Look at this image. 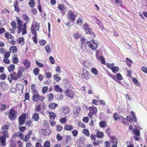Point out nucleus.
<instances>
[{
	"label": "nucleus",
	"mask_w": 147,
	"mask_h": 147,
	"mask_svg": "<svg viewBox=\"0 0 147 147\" xmlns=\"http://www.w3.org/2000/svg\"><path fill=\"white\" fill-rule=\"evenodd\" d=\"M9 127L5 125L2 127V131L0 132V142L2 146H5L6 144V138L9 137L8 130Z\"/></svg>",
	"instance_id": "f257e3e1"
},
{
	"label": "nucleus",
	"mask_w": 147,
	"mask_h": 147,
	"mask_svg": "<svg viewBox=\"0 0 147 147\" xmlns=\"http://www.w3.org/2000/svg\"><path fill=\"white\" fill-rule=\"evenodd\" d=\"M39 23L37 22H35V24H32L31 27V32L32 34L36 35V31H39Z\"/></svg>",
	"instance_id": "f03ea898"
},
{
	"label": "nucleus",
	"mask_w": 147,
	"mask_h": 147,
	"mask_svg": "<svg viewBox=\"0 0 147 147\" xmlns=\"http://www.w3.org/2000/svg\"><path fill=\"white\" fill-rule=\"evenodd\" d=\"M27 24H26L24 23L22 26H18V33L19 34L21 32H22V35L25 34L27 33Z\"/></svg>",
	"instance_id": "7ed1b4c3"
},
{
	"label": "nucleus",
	"mask_w": 147,
	"mask_h": 147,
	"mask_svg": "<svg viewBox=\"0 0 147 147\" xmlns=\"http://www.w3.org/2000/svg\"><path fill=\"white\" fill-rule=\"evenodd\" d=\"M8 117L11 121H13L16 118V112L15 110L13 109H11L9 113Z\"/></svg>",
	"instance_id": "20e7f679"
},
{
	"label": "nucleus",
	"mask_w": 147,
	"mask_h": 147,
	"mask_svg": "<svg viewBox=\"0 0 147 147\" xmlns=\"http://www.w3.org/2000/svg\"><path fill=\"white\" fill-rule=\"evenodd\" d=\"M88 46L91 49L95 50L98 47V45L95 42L94 40H92L89 42Z\"/></svg>",
	"instance_id": "39448f33"
},
{
	"label": "nucleus",
	"mask_w": 147,
	"mask_h": 147,
	"mask_svg": "<svg viewBox=\"0 0 147 147\" xmlns=\"http://www.w3.org/2000/svg\"><path fill=\"white\" fill-rule=\"evenodd\" d=\"M26 117V115L25 114H22L19 117L18 119V122L20 125H22L24 124Z\"/></svg>",
	"instance_id": "423d86ee"
},
{
	"label": "nucleus",
	"mask_w": 147,
	"mask_h": 147,
	"mask_svg": "<svg viewBox=\"0 0 147 147\" xmlns=\"http://www.w3.org/2000/svg\"><path fill=\"white\" fill-rule=\"evenodd\" d=\"M18 79V77L17 76L16 73H13L12 74H11L10 75L8 76L7 78V80L10 83L13 80L15 81H16Z\"/></svg>",
	"instance_id": "0eeeda50"
},
{
	"label": "nucleus",
	"mask_w": 147,
	"mask_h": 147,
	"mask_svg": "<svg viewBox=\"0 0 147 147\" xmlns=\"http://www.w3.org/2000/svg\"><path fill=\"white\" fill-rule=\"evenodd\" d=\"M65 93L66 96L70 98H73L74 97V93L71 90L66 89L65 91Z\"/></svg>",
	"instance_id": "6e6552de"
},
{
	"label": "nucleus",
	"mask_w": 147,
	"mask_h": 147,
	"mask_svg": "<svg viewBox=\"0 0 147 147\" xmlns=\"http://www.w3.org/2000/svg\"><path fill=\"white\" fill-rule=\"evenodd\" d=\"M24 71V68L20 67L18 70L17 74H16L18 78L21 77L23 76V73Z\"/></svg>",
	"instance_id": "1a4fd4ad"
},
{
	"label": "nucleus",
	"mask_w": 147,
	"mask_h": 147,
	"mask_svg": "<svg viewBox=\"0 0 147 147\" xmlns=\"http://www.w3.org/2000/svg\"><path fill=\"white\" fill-rule=\"evenodd\" d=\"M69 18L70 20L72 21V22H74L75 20L76 17L74 13L73 12L69 11Z\"/></svg>",
	"instance_id": "9d476101"
},
{
	"label": "nucleus",
	"mask_w": 147,
	"mask_h": 147,
	"mask_svg": "<svg viewBox=\"0 0 147 147\" xmlns=\"http://www.w3.org/2000/svg\"><path fill=\"white\" fill-rule=\"evenodd\" d=\"M83 28L87 34L90 33V29L88 24L85 23L83 26Z\"/></svg>",
	"instance_id": "9b49d317"
},
{
	"label": "nucleus",
	"mask_w": 147,
	"mask_h": 147,
	"mask_svg": "<svg viewBox=\"0 0 147 147\" xmlns=\"http://www.w3.org/2000/svg\"><path fill=\"white\" fill-rule=\"evenodd\" d=\"M23 18L25 22L24 23L27 24L28 23L30 22V19L28 16L25 13H24L23 15Z\"/></svg>",
	"instance_id": "f8f14e48"
},
{
	"label": "nucleus",
	"mask_w": 147,
	"mask_h": 147,
	"mask_svg": "<svg viewBox=\"0 0 147 147\" xmlns=\"http://www.w3.org/2000/svg\"><path fill=\"white\" fill-rule=\"evenodd\" d=\"M32 131L31 130H30L28 134L25 136V138H23V140L25 142H27L28 141L30 137L32 134Z\"/></svg>",
	"instance_id": "ddd939ff"
},
{
	"label": "nucleus",
	"mask_w": 147,
	"mask_h": 147,
	"mask_svg": "<svg viewBox=\"0 0 147 147\" xmlns=\"http://www.w3.org/2000/svg\"><path fill=\"white\" fill-rule=\"evenodd\" d=\"M9 51L11 53H16L17 52V49L16 46H11L9 48Z\"/></svg>",
	"instance_id": "4468645a"
},
{
	"label": "nucleus",
	"mask_w": 147,
	"mask_h": 147,
	"mask_svg": "<svg viewBox=\"0 0 147 147\" xmlns=\"http://www.w3.org/2000/svg\"><path fill=\"white\" fill-rule=\"evenodd\" d=\"M24 64L27 69L29 68L30 65V63L27 59H25L24 62Z\"/></svg>",
	"instance_id": "2eb2a0df"
},
{
	"label": "nucleus",
	"mask_w": 147,
	"mask_h": 147,
	"mask_svg": "<svg viewBox=\"0 0 147 147\" xmlns=\"http://www.w3.org/2000/svg\"><path fill=\"white\" fill-rule=\"evenodd\" d=\"M81 111V109L80 107L79 106H76L74 110V113L75 115H76L79 113Z\"/></svg>",
	"instance_id": "dca6fc26"
},
{
	"label": "nucleus",
	"mask_w": 147,
	"mask_h": 147,
	"mask_svg": "<svg viewBox=\"0 0 147 147\" xmlns=\"http://www.w3.org/2000/svg\"><path fill=\"white\" fill-rule=\"evenodd\" d=\"M32 118L34 121H37L39 119V114L37 113H35L33 114Z\"/></svg>",
	"instance_id": "f3484780"
},
{
	"label": "nucleus",
	"mask_w": 147,
	"mask_h": 147,
	"mask_svg": "<svg viewBox=\"0 0 147 147\" xmlns=\"http://www.w3.org/2000/svg\"><path fill=\"white\" fill-rule=\"evenodd\" d=\"M89 109L90 110V112L94 114L96 113L97 112V109L96 107H89Z\"/></svg>",
	"instance_id": "a211bd4d"
},
{
	"label": "nucleus",
	"mask_w": 147,
	"mask_h": 147,
	"mask_svg": "<svg viewBox=\"0 0 147 147\" xmlns=\"http://www.w3.org/2000/svg\"><path fill=\"white\" fill-rule=\"evenodd\" d=\"M40 95L38 94H34L32 97V100L34 102H36L39 98Z\"/></svg>",
	"instance_id": "6ab92c4d"
},
{
	"label": "nucleus",
	"mask_w": 147,
	"mask_h": 147,
	"mask_svg": "<svg viewBox=\"0 0 147 147\" xmlns=\"http://www.w3.org/2000/svg\"><path fill=\"white\" fill-rule=\"evenodd\" d=\"M73 128V127L72 126L68 125H65L64 127V129L65 130L69 131L71 130Z\"/></svg>",
	"instance_id": "aec40b11"
},
{
	"label": "nucleus",
	"mask_w": 147,
	"mask_h": 147,
	"mask_svg": "<svg viewBox=\"0 0 147 147\" xmlns=\"http://www.w3.org/2000/svg\"><path fill=\"white\" fill-rule=\"evenodd\" d=\"M17 3V1H16L14 3L13 6L14 7L15 10L17 12H19L20 11V9Z\"/></svg>",
	"instance_id": "412c9836"
},
{
	"label": "nucleus",
	"mask_w": 147,
	"mask_h": 147,
	"mask_svg": "<svg viewBox=\"0 0 147 147\" xmlns=\"http://www.w3.org/2000/svg\"><path fill=\"white\" fill-rule=\"evenodd\" d=\"M58 106V104L54 103H50L49 105V107L51 109H55Z\"/></svg>",
	"instance_id": "4be33fe9"
},
{
	"label": "nucleus",
	"mask_w": 147,
	"mask_h": 147,
	"mask_svg": "<svg viewBox=\"0 0 147 147\" xmlns=\"http://www.w3.org/2000/svg\"><path fill=\"white\" fill-rule=\"evenodd\" d=\"M14 136H17L19 137L20 138L22 139H23L24 136L21 133H20V132H18L16 133L15 134H14V135H13V137Z\"/></svg>",
	"instance_id": "5701e85b"
},
{
	"label": "nucleus",
	"mask_w": 147,
	"mask_h": 147,
	"mask_svg": "<svg viewBox=\"0 0 147 147\" xmlns=\"http://www.w3.org/2000/svg\"><path fill=\"white\" fill-rule=\"evenodd\" d=\"M89 76V73L88 71L86 70H83V73L82 77L83 78H86L88 77Z\"/></svg>",
	"instance_id": "b1692460"
},
{
	"label": "nucleus",
	"mask_w": 147,
	"mask_h": 147,
	"mask_svg": "<svg viewBox=\"0 0 147 147\" xmlns=\"http://www.w3.org/2000/svg\"><path fill=\"white\" fill-rule=\"evenodd\" d=\"M16 19L18 26H22L23 25L22 21L20 20V18L18 17H17Z\"/></svg>",
	"instance_id": "393cba45"
},
{
	"label": "nucleus",
	"mask_w": 147,
	"mask_h": 147,
	"mask_svg": "<svg viewBox=\"0 0 147 147\" xmlns=\"http://www.w3.org/2000/svg\"><path fill=\"white\" fill-rule=\"evenodd\" d=\"M82 132L88 137L90 136V134L89 130L86 129H85L82 130Z\"/></svg>",
	"instance_id": "a878e982"
},
{
	"label": "nucleus",
	"mask_w": 147,
	"mask_h": 147,
	"mask_svg": "<svg viewBox=\"0 0 147 147\" xmlns=\"http://www.w3.org/2000/svg\"><path fill=\"white\" fill-rule=\"evenodd\" d=\"M81 44L82 45H85L89 43V42L87 41L86 39L84 38H81Z\"/></svg>",
	"instance_id": "bb28decb"
},
{
	"label": "nucleus",
	"mask_w": 147,
	"mask_h": 147,
	"mask_svg": "<svg viewBox=\"0 0 147 147\" xmlns=\"http://www.w3.org/2000/svg\"><path fill=\"white\" fill-rule=\"evenodd\" d=\"M76 24L81 26L83 24L82 20L81 18H79L76 20Z\"/></svg>",
	"instance_id": "cd10ccee"
},
{
	"label": "nucleus",
	"mask_w": 147,
	"mask_h": 147,
	"mask_svg": "<svg viewBox=\"0 0 147 147\" xmlns=\"http://www.w3.org/2000/svg\"><path fill=\"white\" fill-rule=\"evenodd\" d=\"M54 79L56 82H58L61 79V78L59 76V75L58 74H55L53 76Z\"/></svg>",
	"instance_id": "c85d7f7f"
},
{
	"label": "nucleus",
	"mask_w": 147,
	"mask_h": 147,
	"mask_svg": "<svg viewBox=\"0 0 147 147\" xmlns=\"http://www.w3.org/2000/svg\"><path fill=\"white\" fill-rule=\"evenodd\" d=\"M54 89L55 91L57 92H62L63 90L58 85H56L55 86Z\"/></svg>",
	"instance_id": "c756f323"
},
{
	"label": "nucleus",
	"mask_w": 147,
	"mask_h": 147,
	"mask_svg": "<svg viewBox=\"0 0 147 147\" xmlns=\"http://www.w3.org/2000/svg\"><path fill=\"white\" fill-rule=\"evenodd\" d=\"M17 55L16 54H14L13 56V63L16 64L18 62V59L17 58Z\"/></svg>",
	"instance_id": "7c9ffc66"
},
{
	"label": "nucleus",
	"mask_w": 147,
	"mask_h": 147,
	"mask_svg": "<svg viewBox=\"0 0 147 147\" xmlns=\"http://www.w3.org/2000/svg\"><path fill=\"white\" fill-rule=\"evenodd\" d=\"M49 116L50 119L52 120L54 119L56 117L55 114L52 112L49 113Z\"/></svg>",
	"instance_id": "2f4dec72"
},
{
	"label": "nucleus",
	"mask_w": 147,
	"mask_h": 147,
	"mask_svg": "<svg viewBox=\"0 0 147 147\" xmlns=\"http://www.w3.org/2000/svg\"><path fill=\"white\" fill-rule=\"evenodd\" d=\"M84 65L86 67L89 68L90 67L91 63L89 61L86 60L84 62Z\"/></svg>",
	"instance_id": "473e14b6"
},
{
	"label": "nucleus",
	"mask_w": 147,
	"mask_h": 147,
	"mask_svg": "<svg viewBox=\"0 0 147 147\" xmlns=\"http://www.w3.org/2000/svg\"><path fill=\"white\" fill-rule=\"evenodd\" d=\"M15 67L14 65H11L8 67V71L9 72L12 71L15 69Z\"/></svg>",
	"instance_id": "72a5a7b5"
},
{
	"label": "nucleus",
	"mask_w": 147,
	"mask_h": 147,
	"mask_svg": "<svg viewBox=\"0 0 147 147\" xmlns=\"http://www.w3.org/2000/svg\"><path fill=\"white\" fill-rule=\"evenodd\" d=\"M97 138H102L104 136L103 133L102 132H98L96 135Z\"/></svg>",
	"instance_id": "f704fd0d"
},
{
	"label": "nucleus",
	"mask_w": 147,
	"mask_h": 147,
	"mask_svg": "<svg viewBox=\"0 0 147 147\" xmlns=\"http://www.w3.org/2000/svg\"><path fill=\"white\" fill-rule=\"evenodd\" d=\"M132 81L136 86H140V83L136 78H134L132 79Z\"/></svg>",
	"instance_id": "c9c22d12"
},
{
	"label": "nucleus",
	"mask_w": 147,
	"mask_h": 147,
	"mask_svg": "<svg viewBox=\"0 0 147 147\" xmlns=\"http://www.w3.org/2000/svg\"><path fill=\"white\" fill-rule=\"evenodd\" d=\"M70 112V109L68 107H65L63 110V112L65 114L69 113Z\"/></svg>",
	"instance_id": "e433bc0d"
},
{
	"label": "nucleus",
	"mask_w": 147,
	"mask_h": 147,
	"mask_svg": "<svg viewBox=\"0 0 147 147\" xmlns=\"http://www.w3.org/2000/svg\"><path fill=\"white\" fill-rule=\"evenodd\" d=\"M48 100L51 101L53 98V95L52 93L49 94L47 96Z\"/></svg>",
	"instance_id": "4c0bfd02"
},
{
	"label": "nucleus",
	"mask_w": 147,
	"mask_h": 147,
	"mask_svg": "<svg viewBox=\"0 0 147 147\" xmlns=\"http://www.w3.org/2000/svg\"><path fill=\"white\" fill-rule=\"evenodd\" d=\"M107 125V123L104 121H101L99 123L100 127H104Z\"/></svg>",
	"instance_id": "58836bf2"
},
{
	"label": "nucleus",
	"mask_w": 147,
	"mask_h": 147,
	"mask_svg": "<svg viewBox=\"0 0 147 147\" xmlns=\"http://www.w3.org/2000/svg\"><path fill=\"white\" fill-rule=\"evenodd\" d=\"M126 119L128 121H129L130 122H132L133 121L134 122L135 120L134 119H133V117H131L130 115L127 116Z\"/></svg>",
	"instance_id": "ea45409f"
},
{
	"label": "nucleus",
	"mask_w": 147,
	"mask_h": 147,
	"mask_svg": "<svg viewBox=\"0 0 147 147\" xmlns=\"http://www.w3.org/2000/svg\"><path fill=\"white\" fill-rule=\"evenodd\" d=\"M58 8L60 10H63L65 9V7L63 4H61L58 5Z\"/></svg>",
	"instance_id": "a19ab883"
},
{
	"label": "nucleus",
	"mask_w": 147,
	"mask_h": 147,
	"mask_svg": "<svg viewBox=\"0 0 147 147\" xmlns=\"http://www.w3.org/2000/svg\"><path fill=\"white\" fill-rule=\"evenodd\" d=\"M39 72V69L37 68H36L33 70V72L35 75H37Z\"/></svg>",
	"instance_id": "79ce46f5"
},
{
	"label": "nucleus",
	"mask_w": 147,
	"mask_h": 147,
	"mask_svg": "<svg viewBox=\"0 0 147 147\" xmlns=\"http://www.w3.org/2000/svg\"><path fill=\"white\" fill-rule=\"evenodd\" d=\"M29 4L31 7H33L35 5V3L34 1V0H30L29 2Z\"/></svg>",
	"instance_id": "37998d69"
},
{
	"label": "nucleus",
	"mask_w": 147,
	"mask_h": 147,
	"mask_svg": "<svg viewBox=\"0 0 147 147\" xmlns=\"http://www.w3.org/2000/svg\"><path fill=\"white\" fill-rule=\"evenodd\" d=\"M91 71L95 75H97L98 74L97 70L95 68H92L91 69Z\"/></svg>",
	"instance_id": "c03bdc74"
},
{
	"label": "nucleus",
	"mask_w": 147,
	"mask_h": 147,
	"mask_svg": "<svg viewBox=\"0 0 147 147\" xmlns=\"http://www.w3.org/2000/svg\"><path fill=\"white\" fill-rule=\"evenodd\" d=\"M31 89L34 93H36V86L35 84H32L31 85Z\"/></svg>",
	"instance_id": "a18cd8bd"
},
{
	"label": "nucleus",
	"mask_w": 147,
	"mask_h": 147,
	"mask_svg": "<svg viewBox=\"0 0 147 147\" xmlns=\"http://www.w3.org/2000/svg\"><path fill=\"white\" fill-rule=\"evenodd\" d=\"M111 70L114 73H116L118 72L119 69L118 67L115 66Z\"/></svg>",
	"instance_id": "49530a36"
},
{
	"label": "nucleus",
	"mask_w": 147,
	"mask_h": 147,
	"mask_svg": "<svg viewBox=\"0 0 147 147\" xmlns=\"http://www.w3.org/2000/svg\"><path fill=\"white\" fill-rule=\"evenodd\" d=\"M113 117L115 121L117 120L118 119H119L120 117H119V116L116 113H113Z\"/></svg>",
	"instance_id": "de8ad7c7"
},
{
	"label": "nucleus",
	"mask_w": 147,
	"mask_h": 147,
	"mask_svg": "<svg viewBox=\"0 0 147 147\" xmlns=\"http://www.w3.org/2000/svg\"><path fill=\"white\" fill-rule=\"evenodd\" d=\"M5 37L7 39H11V36L9 32H6L5 33Z\"/></svg>",
	"instance_id": "09e8293b"
},
{
	"label": "nucleus",
	"mask_w": 147,
	"mask_h": 147,
	"mask_svg": "<svg viewBox=\"0 0 147 147\" xmlns=\"http://www.w3.org/2000/svg\"><path fill=\"white\" fill-rule=\"evenodd\" d=\"M102 142V141H97V142L94 141L93 143V144L94 146H96L98 145Z\"/></svg>",
	"instance_id": "8fccbe9b"
},
{
	"label": "nucleus",
	"mask_w": 147,
	"mask_h": 147,
	"mask_svg": "<svg viewBox=\"0 0 147 147\" xmlns=\"http://www.w3.org/2000/svg\"><path fill=\"white\" fill-rule=\"evenodd\" d=\"M24 38L23 37L19 38L17 40V41L19 44L22 42H24Z\"/></svg>",
	"instance_id": "3c124183"
},
{
	"label": "nucleus",
	"mask_w": 147,
	"mask_h": 147,
	"mask_svg": "<svg viewBox=\"0 0 147 147\" xmlns=\"http://www.w3.org/2000/svg\"><path fill=\"white\" fill-rule=\"evenodd\" d=\"M48 90V88L47 86L44 87L42 90V92L43 94L45 93Z\"/></svg>",
	"instance_id": "603ef678"
},
{
	"label": "nucleus",
	"mask_w": 147,
	"mask_h": 147,
	"mask_svg": "<svg viewBox=\"0 0 147 147\" xmlns=\"http://www.w3.org/2000/svg\"><path fill=\"white\" fill-rule=\"evenodd\" d=\"M26 126L29 127L32 125V122L31 120L27 121L26 123Z\"/></svg>",
	"instance_id": "864d4df0"
},
{
	"label": "nucleus",
	"mask_w": 147,
	"mask_h": 147,
	"mask_svg": "<svg viewBox=\"0 0 147 147\" xmlns=\"http://www.w3.org/2000/svg\"><path fill=\"white\" fill-rule=\"evenodd\" d=\"M45 49L46 51L48 53L51 52V49L50 46L49 45H47L45 47Z\"/></svg>",
	"instance_id": "5fc2aeb1"
},
{
	"label": "nucleus",
	"mask_w": 147,
	"mask_h": 147,
	"mask_svg": "<svg viewBox=\"0 0 147 147\" xmlns=\"http://www.w3.org/2000/svg\"><path fill=\"white\" fill-rule=\"evenodd\" d=\"M44 146V147H50V144L49 141H47L45 142Z\"/></svg>",
	"instance_id": "6e6d98bb"
},
{
	"label": "nucleus",
	"mask_w": 147,
	"mask_h": 147,
	"mask_svg": "<svg viewBox=\"0 0 147 147\" xmlns=\"http://www.w3.org/2000/svg\"><path fill=\"white\" fill-rule=\"evenodd\" d=\"M117 79L119 80H121L123 79L120 73L117 74L116 75Z\"/></svg>",
	"instance_id": "4d7b16f0"
},
{
	"label": "nucleus",
	"mask_w": 147,
	"mask_h": 147,
	"mask_svg": "<svg viewBox=\"0 0 147 147\" xmlns=\"http://www.w3.org/2000/svg\"><path fill=\"white\" fill-rule=\"evenodd\" d=\"M131 115L133 116L132 117H133V119H134L135 120L134 122H136L137 121V120L134 112L133 111H131Z\"/></svg>",
	"instance_id": "13d9d810"
},
{
	"label": "nucleus",
	"mask_w": 147,
	"mask_h": 147,
	"mask_svg": "<svg viewBox=\"0 0 147 147\" xmlns=\"http://www.w3.org/2000/svg\"><path fill=\"white\" fill-rule=\"evenodd\" d=\"M72 133L73 136L75 137L77 136L78 133V131L76 130H73Z\"/></svg>",
	"instance_id": "bf43d9fd"
},
{
	"label": "nucleus",
	"mask_w": 147,
	"mask_h": 147,
	"mask_svg": "<svg viewBox=\"0 0 147 147\" xmlns=\"http://www.w3.org/2000/svg\"><path fill=\"white\" fill-rule=\"evenodd\" d=\"M100 60L102 64H105V60L103 56H101L100 57Z\"/></svg>",
	"instance_id": "052dcab7"
},
{
	"label": "nucleus",
	"mask_w": 147,
	"mask_h": 147,
	"mask_svg": "<svg viewBox=\"0 0 147 147\" xmlns=\"http://www.w3.org/2000/svg\"><path fill=\"white\" fill-rule=\"evenodd\" d=\"M81 35H80L78 33H75L73 35V36L76 39H77L79 37H81Z\"/></svg>",
	"instance_id": "680f3d73"
},
{
	"label": "nucleus",
	"mask_w": 147,
	"mask_h": 147,
	"mask_svg": "<svg viewBox=\"0 0 147 147\" xmlns=\"http://www.w3.org/2000/svg\"><path fill=\"white\" fill-rule=\"evenodd\" d=\"M133 131L136 135L139 136L140 135V132L138 130L135 129Z\"/></svg>",
	"instance_id": "e2e57ef3"
},
{
	"label": "nucleus",
	"mask_w": 147,
	"mask_h": 147,
	"mask_svg": "<svg viewBox=\"0 0 147 147\" xmlns=\"http://www.w3.org/2000/svg\"><path fill=\"white\" fill-rule=\"evenodd\" d=\"M115 65V64L113 63L110 64L109 63H108L107 65V66L108 67L112 69V68H113Z\"/></svg>",
	"instance_id": "0e129e2a"
},
{
	"label": "nucleus",
	"mask_w": 147,
	"mask_h": 147,
	"mask_svg": "<svg viewBox=\"0 0 147 147\" xmlns=\"http://www.w3.org/2000/svg\"><path fill=\"white\" fill-rule=\"evenodd\" d=\"M49 59L50 61V62L51 64H53L55 63V61L53 58L52 56L49 57Z\"/></svg>",
	"instance_id": "69168bd1"
},
{
	"label": "nucleus",
	"mask_w": 147,
	"mask_h": 147,
	"mask_svg": "<svg viewBox=\"0 0 147 147\" xmlns=\"http://www.w3.org/2000/svg\"><path fill=\"white\" fill-rule=\"evenodd\" d=\"M40 43V45L41 46H43L45 45L46 44V41L44 40H40L39 41Z\"/></svg>",
	"instance_id": "338daca9"
},
{
	"label": "nucleus",
	"mask_w": 147,
	"mask_h": 147,
	"mask_svg": "<svg viewBox=\"0 0 147 147\" xmlns=\"http://www.w3.org/2000/svg\"><path fill=\"white\" fill-rule=\"evenodd\" d=\"M141 70L145 73H147V68L145 66H143L141 68Z\"/></svg>",
	"instance_id": "774afa93"
}]
</instances>
